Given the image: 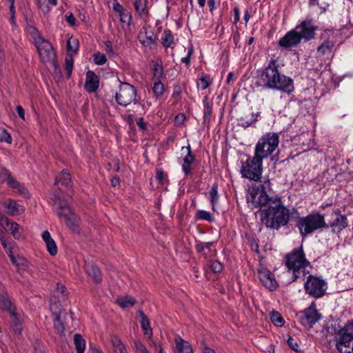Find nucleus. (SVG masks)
Returning <instances> with one entry per match:
<instances>
[{
    "instance_id": "f257e3e1",
    "label": "nucleus",
    "mask_w": 353,
    "mask_h": 353,
    "mask_svg": "<svg viewBox=\"0 0 353 353\" xmlns=\"http://www.w3.org/2000/svg\"><path fill=\"white\" fill-rule=\"evenodd\" d=\"M279 68L278 60L272 58L266 65L257 71V84L265 89L279 90L290 94L294 90V81L292 78L283 74Z\"/></svg>"
},
{
    "instance_id": "f03ea898",
    "label": "nucleus",
    "mask_w": 353,
    "mask_h": 353,
    "mask_svg": "<svg viewBox=\"0 0 353 353\" xmlns=\"http://www.w3.org/2000/svg\"><path fill=\"white\" fill-rule=\"evenodd\" d=\"M261 221L268 228L278 230L288 225L290 221V210L283 204L281 198L274 196L272 204L261 210Z\"/></svg>"
},
{
    "instance_id": "7ed1b4c3",
    "label": "nucleus",
    "mask_w": 353,
    "mask_h": 353,
    "mask_svg": "<svg viewBox=\"0 0 353 353\" xmlns=\"http://www.w3.org/2000/svg\"><path fill=\"white\" fill-rule=\"evenodd\" d=\"M285 263L288 271L292 273V281L299 279L303 280L306 274L309 273L305 269L310 266V263L305 258L302 245L285 255Z\"/></svg>"
},
{
    "instance_id": "20e7f679",
    "label": "nucleus",
    "mask_w": 353,
    "mask_h": 353,
    "mask_svg": "<svg viewBox=\"0 0 353 353\" xmlns=\"http://www.w3.org/2000/svg\"><path fill=\"white\" fill-rule=\"evenodd\" d=\"M296 227L303 238L307 237L316 230L327 228L324 214L318 212H312L304 216H299L296 219Z\"/></svg>"
},
{
    "instance_id": "39448f33",
    "label": "nucleus",
    "mask_w": 353,
    "mask_h": 353,
    "mask_svg": "<svg viewBox=\"0 0 353 353\" xmlns=\"http://www.w3.org/2000/svg\"><path fill=\"white\" fill-rule=\"evenodd\" d=\"M271 189V183L269 179L263 181V184L252 185L247 196L248 203H251L254 208L261 210L263 207L268 208L272 204L274 196L268 194V190Z\"/></svg>"
},
{
    "instance_id": "423d86ee",
    "label": "nucleus",
    "mask_w": 353,
    "mask_h": 353,
    "mask_svg": "<svg viewBox=\"0 0 353 353\" xmlns=\"http://www.w3.org/2000/svg\"><path fill=\"white\" fill-rule=\"evenodd\" d=\"M245 161H242L241 174L242 177L254 181H259L263 172V159L254 153V157L247 156Z\"/></svg>"
},
{
    "instance_id": "0eeeda50",
    "label": "nucleus",
    "mask_w": 353,
    "mask_h": 353,
    "mask_svg": "<svg viewBox=\"0 0 353 353\" xmlns=\"http://www.w3.org/2000/svg\"><path fill=\"white\" fill-rule=\"evenodd\" d=\"M279 136L277 133L268 132L263 134L255 145L254 153L263 159L268 158L277 148Z\"/></svg>"
},
{
    "instance_id": "6e6552de",
    "label": "nucleus",
    "mask_w": 353,
    "mask_h": 353,
    "mask_svg": "<svg viewBox=\"0 0 353 353\" xmlns=\"http://www.w3.org/2000/svg\"><path fill=\"white\" fill-rule=\"evenodd\" d=\"M137 90L132 85L121 82L119 90L115 94L117 103L121 106L126 107L130 103L137 104Z\"/></svg>"
},
{
    "instance_id": "1a4fd4ad",
    "label": "nucleus",
    "mask_w": 353,
    "mask_h": 353,
    "mask_svg": "<svg viewBox=\"0 0 353 353\" xmlns=\"http://www.w3.org/2000/svg\"><path fill=\"white\" fill-rule=\"evenodd\" d=\"M56 213L57 216L63 219L66 225L72 231H77L79 228L77 216L71 211L67 202L59 201Z\"/></svg>"
},
{
    "instance_id": "9d476101",
    "label": "nucleus",
    "mask_w": 353,
    "mask_h": 353,
    "mask_svg": "<svg viewBox=\"0 0 353 353\" xmlns=\"http://www.w3.org/2000/svg\"><path fill=\"white\" fill-rule=\"evenodd\" d=\"M324 280L310 274L304 283L305 292L310 296L318 299L325 294L326 290Z\"/></svg>"
},
{
    "instance_id": "9b49d317",
    "label": "nucleus",
    "mask_w": 353,
    "mask_h": 353,
    "mask_svg": "<svg viewBox=\"0 0 353 353\" xmlns=\"http://www.w3.org/2000/svg\"><path fill=\"white\" fill-rule=\"evenodd\" d=\"M300 323L307 329H311L313 325L321 319V314L316 308L314 303L298 314Z\"/></svg>"
},
{
    "instance_id": "f8f14e48",
    "label": "nucleus",
    "mask_w": 353,
    "mask_h": 353,
    "mask_svg": "<svg viewBox=\"0 0 353 353\" xmlns=\"http://www.w3.org/2000/svg\"><path fill=\"white\" fill-rule=\"evenodd\" d=\"M79 43L77 38L71 37L67 41V54L65 57V70L67 72V77H71L73 70V56L77 53Z\"/></svg>"
},
{
    "instance_id": "ddd939ff",
    "label": "nucleus",
    "mask_w": 353,
    "mask_h": 353,
    "mask_svg": "<svg viewBox=\"0 0 353 353\" xmlns=\"http://www.w3.org/2000/svg\"><path fill=\"white\" fill-rule=\"evenodd\" d=\"M336 346L340 353H353V334L341 329L336 337Z\"/></svg>"
},
{
    "instance_id": "4468645a",
    "label": "nucleus",
    "mask_w": 353,
    "mask_h": 353,
    "mask_svg": "<svg viewBox=\"0 0 353 353\" xmlns=\"http://www.w3.org/2000/svg\"><path fill=\"white\" fill-rule=\"evenodd\" d=\"M41 61L44 63L50 62L56 57V54L50 42L45 39H39L34 44Z\"/></svg>"
},
{
    "instance_id": "2eb2a0df",
    "label": "nucleus",
    "mask_w": 353,
    "mask_h": 353,
    "mask_svg": "<svg viewBox=\"0 0 353 353\" xmlns=\"http://www.w3.org/2000/svg\"><path fill=\"white\" fill-rule=\"evenodd\" d=\"M327 225L331 228L332 232L339 233L348 225L347 216L342 214L340 210L336 209L332 212Z\"/></svg>"
},
{
    "instance_id": "dca6fc26",
    "label": "nucleus",
    "mask_w": 353,
    "mask_h": 353,
    "mask_svg": "<svg viewBox=\"0 0 353 353\" xmlns=\"http://www.w3.org/2000/svg\"><path fill=\"white\" fill-rule=\"evenodd\" d=\"M257 273L261 283L270 291H274L278 283L275 279L274 274L265 268L258 269Z\"/></svg>"
},
{
    "instance_id": "f3484780",
    "label": "nucleus",
    "mask_w": 353,
    "mask_h": 353,
    "mask_svg": "<svg viewBox=\"0 0 353 353\" xmlns=\"http://www.w3.org/2000/svg\"><path fill=\"white\" fill-rule=\"evenodd\" d=\"M316 27L313 25L310 21H303L301 24L298 25L294 30L297 32L298 36L300 37V40L302 39L305 41H309L314 37L315 30Z\"/></svg>"
},
{
    "instance_id": "a211bd4d",
    "label": "nucleus",
    "mask_w": 353,
    "mask_h": 353,
    "mask_svg": "<svg viewBox=\"0 0 353 353\" xmlns=\"http://www.w3.org/2000/svg\"><path fill=\"white\" fill-rule=\"evenodd\" d=\"M216 241L202 242L196 241L195 250L201 254L205 259L210 260L214 257L216 254L215 249H212V247L216 244Z\"/></svg>"
},
{
    "instance_id": "6ab92c4d",
    "label": "nucleus",
    "mask_w": 353,
    "mask_h": 353,
    "mask_svg": "<svg viewBox=\"0 0 353 353\" xmlns=\"http://www.w3.org/2000/svg\"><path fill=\"white\" fill-rule=\"evenodd\" d=\"M301 43L300 37L294 30L288 32L281 37L278 43L279 47L284 49H289L297 46Z\"/></svg>"
},
{
    "instance_id": "aec40b11",
    "label": "nucleus",
    "mask_w": 353,
    "mask_h": 353,
    "mask_svg": "<svg viewBox=\"0 0 353 353\" xmlns=\"http://www.w3.org/2000/svg\"><path fill=\"white\" fill-rule=\"evenodd\" d=\"M50 310L52 313L53 321H54V327L56 330L57 332L59 334H63L65 327L63 324L61 322V315L63 313V310L61 308V304L59 302L52 303L50 305Z\"/></svg>"
},
{
    "instance_id": "412c9836",
    "label": "nucleus",
    "mask_w": 353,
    "mask_h": 353,
    "mask_svg": "<svg viewBox=\"0 0 353 353\" xmlns=\"http://www.w3.org/2000/svg\"><path fill=\"white\" fill-rule=\"evenodd\" d=\"M99 85V77L91 70L86 73L85 89L88 92L92 93L97 91Z\"/></svg>"
},
{
    "instance_id": "4be33fe9",
    "label": "nucleus",
    "mask_w": 353,
    "mask_h": 353,
    "mask_svg": "<svg viewBox=\"0 0 353 353\" xmlns=\"http://www.w3.org/2000/svg\"><path fill=\"white\" fill-rule=\"evenodd\" d=\"M3 205L7 209L8 214L11 216L19 215L25 211V208L13 199L8 200Z\"/></svg>"
},
{
    "instance_id": "5701e85b",
    "label": "nucleus",
    "mask_w": 353,
    "mask_h": 353,
    "mask_svg": "<svg viewBox=\"0 0 353 353\" xmlns=\"http://www.w3.org/2000/svg\"><path fill=\"white\" fill-rule=\"evenodd\" d=\"M12 303L6 290L5 286L0 283V308L6 312H11Z\"/></svg>"
},
{
    "instance_id": "b1692460",
    "label": "nucleus",
    "mask_w": 353,
    "mask_h": 353,
    "mask_svg": "<svg viewBox=\"0 0 353 353\" xmlns=\"http://www.w3.org/2000/svg\"><path fill=\"white\" fill-rule=\"evenodd\" d=\"M259 112L245 113L239 119L238 125L246 128L254 125L258 120Z\"/></svg>"
},
{
    "instance_id": "393cba45",
    "label": "nucleus",
    "mask_w": 353,
    "mask_h": 353,
    "mask_svg": "<svg viewBox=\"0 0 353 353\" xmlns=\"http://www.w3.org/2000/svg\"><path fill=\"white\" fill-rule=\"evenodd\" d=\"M4 174L5 179H7L8 184L11 188L17 190L21 194H26L28 193V190L13 178L8 170H4Z\"/></svg>"
},
{
    "instance_id": "a878e982",
    "label": "nucleus",
    "mask_w": 353,
    "mask_h": 353,
    "mask_svg": "<svg viewBox=\"0 0 353 353\" xmlns=\"http://www.w3.org/2000/svg\"><path fill=\"white\" fill-rule=\"evenodd\" d=\"M42 239L46 243L47 250L51 256H54L57 253V246L55 241L52 239L50 232L45 230L42 234Z\"/></svg>"
},
{
    "instance_id": "bb28decb",
    "label": "nucleus",
    "mask_w": 353,
    "mask_h": 353,
    "mask_svg": "<svg viewBox=\"0 0 353 353\" xmlns=\"http://www.w3.org/2000/svg\"><path fill=\"white\" fill-rule=\"evenodd\" d=\"M85 271L88 276H90L96 283H101L102 280V274L99 268L92 264H87L85 266Z\"/></svg>"
},
{
    "instance_id": "cd10ccee",
    "label": "nucleus",
    "mask_w": 353,
    "mask_h": 353,
    "mask_svg": "<svg viewBox=\"0 0 353 353\" xmlns=\"http://www.w3.org/2000/svg\"><path fill=\"white\" fill-rule=\"evenodd\" d=\"M188 150L187 155L183 158V164L182 165V169L185 175H188L191 173V165L195 161V157L192 154L191 147L188 145L186 147Z\"/></svg>"
},
{
    "instance_id": "c85d7f7f",
    "label": "nucleus",
    "mask_w": 353,
    "mask_h": 353,
    "mask_svg": "<svg viewBox=\"0 0 353 353\" xmlns=\"http://www.w3.org/2000/svg\"><path fill=\"white\" fill-rule=\"evenodd\" d=\"M334 46V41L331 40H325L318 48L317 54L319 57L329 56L332 54L333 48Z\"/></svg>"
},
{
    "instance_id": "c756f323",
    "label": "nucleus",
    "mask_w": 353,
    "mask_h": 353,
    "mask_svg": "<svg viewBox=\"0 0 353 353\" xmlns=\"http://www.w3.org/2000/svg\"><path fill=\"white\" fill-rule=\"evenodd\" d=\"M203 123L205 125H209L211 119V114L212 113L213 102L210 101L208 96H205L203 101Z\"/></svg>"
},
{
    "instance_id": "7c9ffc66",
    "label": "nucleus",
    "mask_w": 353,
    "mask_h": 353,
    "mask_svg": "<svg viewBox=\"0 0 353 353\" xmlns=\"http://www.w3.org/2000/svg\"><path fill=\"white\" fill-rule=\"evenodd\" d=\"M139 39L140 43L145 46H150L156 43V37L152 31L148 32L145 30L144 32H141Z\"/></svg>"
},
{
    "instance_id": "2f4dec72",
    "label": "nucleus",
    "mask_w": 353,
    "mask_h": 353,
    "mask_svg": "<svg viewBox=\"0 0 353 353\" xmlns=\"http://www.w3.org/2000/svg\"><path fill=\"white\" fill-rule=\"evenodd\" d=\"M138 314L141 318L140 324L143 331V334L145 336H151L152 334V330L150 327V321L146 314L141 310L138 312Z\"/></svg>"
},
{
    "instance_id": "473e14b6",
    "label": "nucleus",
    "mask_w": 353,
    "mask_h": 353,
    "mask_svg": "<svg viewBox=\"0 0 353 353\" xmlns=\"http://www.w3.org/2000/svg\"><path fill=\"white\" fill-rule=\"evenodd\" d=\"M174 341L176 349L175 353H188L189 351H192L190 344L184 341L181 336H176Z\"/></svg>"
},
{
    "instance_id": "72a5a7b5",
    "label": "nucleus",
    "mask_w": 353,
    "mask_h": 353,
    "mask_svg": "<svg viewBox=\"0 0 353 353\" xmlns=\"http://www.w3.org/2000/svg\"><path fill=\"white\" fill-rule=\"evenodd\" d=\"M61 184L66 188L72 187V181L70 173L66 170H63L60 175L56 179L55 185Z\"/></svg>"
},
{
    "instance_id": "f704fd0d",
    "label": "nucleus",
    "mask_w": 353,
    "mask_h": 353,
    "mask_svg": "<svg viewBox=\"0 0 353 353\" xmlns=\"http://www.w3.org/2000/svg\"><path fill=\"white\" fill-rule=\"evenodd\" d=\"M148 0H135L134 7L136 12L139 17H144L148 14V9L147 8Z\"/></svg>"
},
{
    "instance_id": "c9c22d12",
    "label": "nucleus",
    "mask_w": 353,
    "mask_h": 353,
    "mask_svg": "<svg viewBox=\"0 0 353 353\" xmlns=\"http://www.w3.org/2000/svg\"><path fill=\"white\" fill-rule=\"evenodd\" d=\"M12 310L11 312H8L12 317V329L15 334H20L22 330V328L21 327V322L17 316V314L16 312V309L14 305H12Z\"/></svg>"
},
{
    "instance_id": "e433bc0d",
    "label": "nucleus",
    "mask_w": 353,
    "mask_h": 353,
    "mask_svg": "<svg viewBox=\"0 0 353 353\" xmlns=\"http://www.w3.org/2000/svg\"><path fill=\"white\" fill-rule=\"evenodd\" d=\"M161 43L165 48H170L174 43V35L170 30H165L161 36Z\"/></svg>"
},
{
    "instance_id": "4c0bfd02",
    "label": "nucleus",
    "mask_w": 353,
    "mask_h": 353,
    "mask_svg": "<svg viewBox=\"0 0 353 353\" xmlns=\"http://www.w3.org/2000/svg\"><path fill=\"white\" fill-rule=\"evenodd\" d=\"M74 344L77 353H84L85 347V341L80 334H75L74 336Z\"/></svg>"
},
{
    "instance_id": "58836bf2",
    "label": "nucleus",
    "mask_w": 353,
    "mask_h": 353,
    "mask_svg": "<svg viewBox=\"0 0 353 353\" xmlns=\"http://www.w3.org/2000/svg\"><path fill=\"white\" fill-rule=\"evenodd\" d=\"M117 303L122 308H126L132 307L135 303V299L132 296H125L123 297H119L117 299Z\"/></svg>"
},
{
    "instance_id": "ea45409f",
    "label": "nucleus",
    "mask_w": 353,
    "mask_h": 353,
    "mask_svg": "<svg viewBox=\"0 0 353 353\" xmlns=\"http://www.w3.org/2000/svg\"><path fill=\"white\" fill-rule=\"evenodd\" d=\"M10 233L16 239H20L23 236V228L16 222H12L11 226L9 228Z\"/></svg>"
},
{
    "instance_id": "a19ab883",
    "label": "nucleus",
    "mask_w": 353,
    "mask_h": 353,
    "mask_svg": "<svg viewBox=\"0 0 353 353\" xmlns=\"http://www.w3.org/2000/svg\"><path fill=\"white\" fill-rule=\"evenodd\" d=\"M26 30L32 37L34 44L38 41L39 39H43L38 30L32 24L31 21H27Z\"/></svg>"
},
{
    "instance_id": "79ce46f5",
    "label": "nucleus",
    "mask_w": 353,
    "mask_h": 353,
    "mask_svg": "<svg viewBox=\"0 0 353 353\" xmlns=\"http://www.w3.org/2000/svg\"><path fill=\"white\" fill-rule=\"evenodd\" d=\"M112 345L115 347L116 352L118 353H123L126 350L125 347L122 343L120 339L117 336H113L111 338Z\"/></svg>"
},
{
    "instance_id": "37998d69",
    "label": "nucleus",
    "mask_w": 353,
    "mask_h": 353,
    "mask_svg": "<svg viewBox=\"0 0 353 353\" xmlns=\"http://www.w3.org/2000/svg\"><path fill=\"white\" fill-rule=\"evenodd\" d=\"M271 321L276 326L281 327L284 325L285 321L279 312L273 311L270 314Z\"/></svg>"
},
{
    "instance_id": "c03bdc74",
    "label": "nucleus",
    "mask_w": 353,
    "mask_h": 353,
    "mask_svg": "<svg viewBox=\"0 0 353 353\" xmlns=\"http://www.w3.org/2000/svg\"><path fill=\"white\" fill-rule=\"evenodd\" d=\"M152 90H153L154 95L157 97H159L163 94V91H164V85L161 83L160 79L154 81Z\"/></svg>"
},
{
    "instance_id": "a18cd8bd",
    "label": "nucleus",
    "mask_w": 353,
    "mask_h": 353,
    "mask_svg": "<svg viewBox=\"0 0 353 353\" xmlns=\"http://www.w3.org/2000/svg\"><path fill=\"white\" fill-rule=\"evenodd\" d=\"M210 199L212 205V208L214 209V205L219 199L217 183H214L212 186L211 190L210 192Z\"/></svg>"
},
{
    "instance_id": "49530a36",
    "label": "nucleus",
    "mask_w": 353,
    "mask_h": 353,
    "mask_svg": "<svg viewBox=\"0 0 353 353\" xmlns=\"http://www.w3.org/2000/svg\"><path fill=\"white\" fill-rule=\"evenodd\" d=\"M48 3L56 6L57 5V0H48ZM37 6L42 9L44 12H49L50 8L48 5L46 4V0H37L36 1Z\"/></svg>"
},
{
    "instance_id": "de8ad7c7",
    "label": "nucleus",
    "mask_w": 353,
    "mask_h": 353,
    "mask_svg": "<svg viewBox=\"0 0 353 353\" xmlns=\"http://www.w3.org/2000/svg\"><path fill=\"white\" fill-rule=\"evenodd\" d=\"M211 81L208 75H202L197 82V87H200L202 90L207 89L210 85Z\"/></svg>"
},
{
    "instance_id": "09e8293b",
    "label": "nucleus",
    "mask_w": 353,
    "mask_h": 353,
    "mask_svg": "<svg viewBox=\"0 0 353 353\" xmlns=\"http://www.w3.org/2000/svg\"><path fill=\"white\" fill-rule=\"evenodd\" d=\"M93 61L96 65H103L106 63L107 58L104 54L97 52L93 54Z\"/></svg>"
},
{
    "instance_id": "8fccbe9b",
    "label": "nucleus",
    "mask_w": 353,
    "mask_h": 353,
    "mask_svg": "<svg viewBox=\"0 0 353 353\" xmlns=\"http://www.w3.org/2000/svg\"><path fill=\"white\" fill-rule=\"evenodd\" d=\"M196 219L205 220L209 222L213 221V218L211 214L205 210H198L196 214Z\"/></svg>"
},
{
    "instance_id": "3c124183",
    "label": "nucleus",
    "mask_w": 353,
    "mask_h": 353,
    "mask_svg": "<svg viewBox=\"0 0 353 353\" xmlns=\"http://www.w3.org/2000/svg\"><path fill=\"white\" fill-rule=\"evenodd\" d=\"M120 17V21L127 25H130L132 21L131 13L125 9L123 12L119 14Z\"/></svg>"
},
{
    "instance_id": "603ef678",
    "label": "nucleus",
    "mask_w": 353,
    "mask_h": 353,
    "mask_svg": "<svg viewBox=\"0 0 353 353\" xmlns=\"http://www.w3.org/2000/svg\"><path fill=\"white\" fill-rule=\"evenodd\" d=\"M163 68L158 63L154 65L152 68V72L154 80L160 79L163 75Z\"/></svg>"
},
{
    "instance_id": "864d4df0",
    "label": "nucleus",
    "mask_w": 353,
    "mask_h": 353,
    "mask_svg": "<svg viewBox=\"0 0 353 353\" xmlns=\"http://www.w3.org/2000/svg\"><path fill=\"white\" fill-rule=\"evenodd\" d=\"M0 141L7 143H12V137L6 130L0 129Z\"/></svg>"
},
{
    "instance_id": "5fc2aeb1",
    "label": "nucleus",
    "mask_w": 353,
    "mask_h": 353,
    "mask_svg": "<svg viewBox=\"0 0 353 353\" xmlns=\"http://www.w3.org/2000/svg\"><path fill=\"white\" fill-rule=\"evenodd\" d=\"M212 270L214 273H220L223 271V265L221 263L218 261H213L210 265Z\"/></svg>"
},
{
    "instance_id": "6e6d98bb",
    "label": "nucleus",
    "mask_w": 353,
    "mask_h": 353,
    "mask_svg": "<svg viewBox=\"0 0 353 353\" xmlns=\"http://www.w3.org/2000/svg\"><path fill=\"white\" fill-rule=\"evenodd\" d=\"M288 345L290 347H291L296 352H300L301 350L299 349V345L297 343V341L294 339L292 336H289L287 341Z\"/></svg>"
},
{
    "instance_id": "4d7b16f0",
    "label": "nucleus",
    "mask_w": 353,
    "mask_h": 353,
    "mask_svg": "<svg viewBox=\"0 0 353 353\" xmlns=\"http://www.w3.org/2000/svg\"><path fill=\"white\" fill-rule=\"evenodd\" d=\"M134 347L137 351V353H150L145 346L141 343L140 341L134 342Z\"/></svg>"
},
{
    "instance_id": "13d9d810",
    "label": "nucleus",
    "mask_w": 353,
    "mask_h": 353,
    "mask_svg": "<svg viewBox=\"0 0 353 353\" xmlns=\"http://www.w3.org/2000/svg\"><path fill=\"white\" fill-rule=\"evenodd\" d=\"M1 244L3 247V249L5 250V251L6 252V253L8 254L12 252V248H13L12 243L8 242L6 239V241H3L1 242Z\"/></svg>"
},
{
    "instance_id": "bf43d9fd",
    "label": "nucleus",
    "mask_w": 353,
    "mask_h": 353,
    "mask_svg": "<svg viewBox=\"0 0 353 353\" xmlns=\"http://www.w3.org/2000/svg\"><path fill=\"white\" fill-rule=\"evenodd\" d=\"M57 292L58 294H61L63 299L66 298L67 296V290L65 285L62 284H58L57 288Z\"/></svg>"
},
{
    "instance_id": "052dcab7",
    "label": "nucleus",
    "mask_w": 353,
    "mask_h": 353,
    "mask_svg": "<svg viewBox=\"0 0 353 353\" xmlns=\"http://www.w3.org/2000/svg\"><path fill=\"white\" fill-rule=\"evenodd\" d=\"M112 9L118 14L121 13L125 10V8H123V7L117 0H114L112 3Z\"/></svg>"
},
{
    "instance_id": "680f3d73",
    "label": "nucleus",
    "mask_w": 353,
    "mask_h": 353,
    "mask_svg": "<svg viewBox=\"0 0 353 353\" xmlns=\"http://www.w3.org/2000/svg\"><path fill=\"white\" fill-rule=\"evenodd\" d=\"M26 260L23 258L19 257L16 259V262L13 263L17 268L19 272H21V267L25 265Z\"/></svg>"
},
{
    "instance_id": "e2e57ef3",
    "label": "nucleus",
    "mask_w": 353,
    "mask_h": 353,
    "mask_svg": "<svg viewBox=\"0 0 353 353\" xmlns=\"http://www.w3.org/2000/svg\"><path fill=\"white\" fill-rule=\"evenodd\" d=\"M182 92V88L181 85L179 83L174 84L173 88V93L172 97H179Z\"/></svg>"
},
{
    "instance_id": "0e129e2a",
    "label": "nucleus",
    "mask_w": 353,
    "mask_h": 353,
    "mask_svg": "<svg viewBox=\"0 0 353 353\" xmlns=\"http://www.w3.org/2000/svg\"><path fill=\"white\" fill-rule=\"evenodd\" d=\"M105 51L108 54L112 56L114 54V50L110 41H106L105 42Z\"/></svg>"
},
{
    "instance_id": "69168bd1",
    "label": "nucleus",
    "mask_w": 353,
    "mask_h": 353,
    "mask_svg": "<svg viewBox=\"0 0 353 353\" xmlns=\"http://www.w3.org/2000/svg\"><path fill=\"white\" fill-rule=\"evenodd\" d=\"M10 21L12 25L16 24L14 6H10Z\"/></svg>"
},
{
    "instance_id": "338daca9",
    "label": "nucleus",
    "mask_w": 353,
    "mask_h": 353,
    "mask_svg": "<svg viewBox=\"0 0 353 353\" xmlns=\"http://www.w3.org/2000/svg\"><path fill=\"white\" fill-rule=\"evenodd\" d=\"M157 179L161 183H163L165 174L164 172L162 170L157 169Z\"/></svg>"
},
{
    "instance_id": "774afa93",
    "label": "nucleus",
    "mask_w": 353,
    "mask_h": 353,
    "mask_svg": "<svg viewBox=\"0 0 353 353\" xmlns=\"http://www.w3.org/2000/svg\"><path fill=\"white\" fill-rule=\"evenodd\" d=\"M65 20L71 26H74L76 23V19L72 13L65 15Z\"/></svg>"
}]
</instances>
